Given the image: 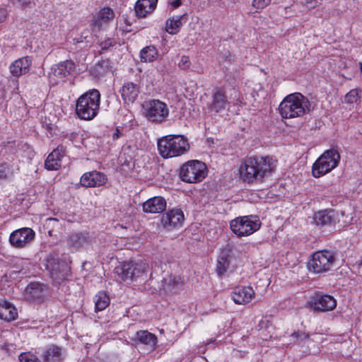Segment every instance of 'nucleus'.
I'll list each match as a JSON object with an SVG mask.
<instances>
[{
  "instance_id": "obj_10",
  "label": "nucleus",
  "mask_w": 362,
  "mask_h": 362,
  "mask_svg": "<svg viewBox=\"0 0 362 362\" xmlns=\"http://www.w3.org/2000/svg\"><path fill=\"white\" fill-rule=\"evenodd\" d=\"M334 255L327 250L315 252L308 262L310 271L320 274L329 271L334 262Z\"/></svg>"
},
{
  "instance_id": "obj_22",
  "label": "nucleus",
  "mask_w": 362,
  "mask_h": 362,
  "mask_svg": "<svg viewBox=\"0 0 362 362\" xmlns=\"http://www.w3.org/2000/svg\"><path fill=\"white\" fill-rule=\"evenodd\" d=\"M30 65L31 60L30 57L20 58L10 65V72L13 76L19 77L29 71Z\"/></svg>"
},
{
  "instance_id": "obj_6",
  "label": "nucleus",
  "mask_w": 362,
  "mask_h": 362,
  "mask_svg": "<svg viewBox=\"0 0 362 362\" xmlns=\"http://www.w3.org/2000/svg\"><path fill=\"white\" fill-rule=\"evenodd\" d=\"M340 160V155L335 149L325 151L313 163L312 173L315 177H320L335 168Z\"/></svg>"
},
{
  "instance_id": "obj_2",
  "label": "nucleus",
  "mask_w": 362,
  "mask_h": 362,
  "mask_svg": "<svg viewBox=\"0 0 362 362\" xmlns=\"http://www.w3.org/2000/svg\"><path fill=\"white\" fill-rule=\"evenodd\" d=\"M157 149L164 159L180 156L189 149L188 139L180 134H168L157 140Z\"/></svg>"
},
{
  "instance_id": "obj_16",
  "label": "nucleus",
  "mask_w": 362,
  "mask_h": 362,
  "mask_svg": "<svg viewBox=\"0 0 362 362\" xmlns=\"http://www.w3.org/2000/svg\"><path fill=\"white\" fill-rule=\"evenodd\" d=\"M107 177L105 174L93 170L84 173L81 177V184L86 187H100L106 183Z\"/></svg>"
},
{
  "instance_id": "obj_8",
  "label": "nucleus",
  "mask_w": 362,
  "mask_h": 362,
  "mask_svg": "<svg viewBox=\"0 0 362 362\" xmlns=\"http://www.w3.org/2000/svg\"><path fill=\"white\" fill-rule=\"evenodd\" d=\"M143 107L145 110V117L152 123L163 124L169 116L167 105L159 100L146 101Z\"/></svg>"
},
{
  "instance_id": "obj_38",
  "label": "nucleus",
  "mask_w": 362,
  "mask_h": 362,
  "mask_svg": "<svg viewBox=\"0 0 362 362\" xmlns=\"http://www.w3.org/2000/svg\"><path fill=\"white\" fill-rule=\"evenodd\" d=\"M190 65L191 62L189 61V57L186 55L182 56L178 63V66L182 70H186L190 67Z\"/></svg>"
},
{
  "instance_id": "obj_28",
  "label": "nucleus",
  "mask_w": 362,
  "mask_h": 362,
  "mask_svg": "<svg viewBox=\"0 0 362 362\" xmlns=\"http://www.w3.org/2000/svg\"><path fill=\"white\" fill-rule=\"evenodd\" d=\"M139 87L132 82L124 83L122 89V97L125 101L134 102L139 94Z\"/></svg>"
},
{
  "instance_id": "obj_29",
  "label": "nucleus",
  "mask_w": 362,
  "mask_h": 362,
  "mask_svg": "<svg viewBox=\"0 0 362 362\" xmlns=\"http://www.w3.org/2000/svg\"><path fill=\"white\" fill-rule=\"evenodd\" d=\"M145 1H136L134 5V13L136 17L138 18H145L147 14L153 12L156 8V5L158 1H148L149 3L148 7L147 8L148 5L144 4Z\"/></svg>"
},
{
  "instance_id": "obj_33",
  "label": "nucleus",
  "mask_w": 362,
  "mask_h": 362,
  "mask_svg": "<svg viewBox=\"0 0 362 362\" xmlns=\"http://www.w3.org/2000/svg\"><path fill=\"white\" fill-rule=\"evenodd\" d=\"M158 51L155 46L149 45L144 47L140 52L142 62H152L157 58Z\"/></svg>"
},
{
  "instance_id": "obj_21",
  "label": "nucleus",
  "mask_w": 362,
  "mask_h": 362,
  "mask_svg": "<svg viewBox=\"0 0 362 362\" xmlns=\"http://www.w3.org/2000/svg\"><path fill=\"white\" fill-rule=\"evenodd\" d=\"M92 242V236L88 231H78L70 234L67 243L69 245L76 249H79L85 245Z\"/></svg>"
},
{
  "instance_id": "obj_15",
  "label": "nucleus",
  "mask_w": 362,
  "mask_h": 362,
  "mask_svg": "<svg viewBox=\"0 0 362 362\" xmlns=\"http://www.w3.org/2000/svg\"><path fill=\"white\" fill-rule=\"evenodd\" d=\"M336 300L329 295L317 294L310 303V306L315 310L325 312L336 308Z\"/></svg>"
},
{
  "instance_id": "obj_48",
  "label": "nucleus",
  "mask_w": 362,
  "mask_h": 362,
  "mask_svg": "<svg viewBox=\"0 0 362 362\" xmlns=\"http://www.w3.org/2000/svg\"><path fill=\"white\" fill-rule=\"evenodd\" d=\"M132 31H133V30H132V29H127V32H132Z\"/></svg>"
},
{
  "instance_id": "obj_18",
  "label": "nucleus",
  "mask_w": 362,
  "mask_h": 362,
  "mask_svg": "<svg viewBox=\"0 0 362 362\" xmlns=\"http://www.w3.org/2000/svg\"><path fill=\"white\" fill-rule=\"evenodd\" d=\"M229 104L225 92L217 88L212 95V101L209 105V109L211 112L220 113L226 110Z\"/></svg>"
},
{
  "instance_id": "obj_27",
  "label": "nucleus",
  "mask_w": 362,
  "mask_h": 362,
  "mask_svg": "<svg viewBox=\"0 0 362 362\" xmlns=\"http://www.w3.org/2000/svg\"><path fill=\"white\" fill-rule=\"evenodd\" d=\"M17 316V309L13 304L0 300V319L10 322L16 320Z\"/></svg>"
},
{
  "instance_id": "obj_9",
  "label": "nucleus",
  "mask_w": 362,
  "mask_h": 362,
  "mask_svg": "<svg viewBox=\"0 0 362 362\" xmlns=\"http://www.w3.org/2000/svg\"><path fill=\"white\" fill-rule=\"evenodd\" d=\"M261 223L257 216H240L230 222L232 231L238 237L247 236L260 228Z\"/></svg>"
},
{
  "instance_id": "obj_41",
  "label": "nucleus",
  "mask_w": 362,
  "mask_h": 362,
  "mask_svg": "<svg viewBox=\"0 0 362 362\" xmlns=\"http://www.w3.org/2000/svg\"><path fill=\"white\" fill-rule=\"evenodd\" d=\"M122 17L124 18L125 24L127 26H132L133 25V23L135 21V19H132V21H131L127 16L125 17L124 15L122 16Z\"/></svg>"
},
{
  "instance_id": "obj_14",
  "label": "nucleus",
  "mask_w": 362,
  "mask_h": 362,
  "mask_svg": "<svg viewBox=\"0 0 362 362\" xmlns=\"http://www.w3.org/2000/svg\"><path fill=\"white\" fill-rule=\"evenodd\" d=\"M184 220L185 216L182 211L180 209H173L163 214L161 223L165 229L171 230L181 226Z\"/></svg>"
},
{
  "instance_id": "obj_37",
  "label": "nucleus",
  "mask_w": 362,
  "mask_h": 362,
  "mask_svg": "<svg viewBox=\"0 0 362 362\" xmlns=\"http://www.w3.org/2000/svg\"><path fill=\"white\" fill-rule=\"evenodd\" d=\"M291 337L298 344L303 342L309 339V334L301 332H294L291 334Z\"/></svg>"
},
{
  "instance_id": "obj_40",
  "label": "nucleus",
  "mask_w": 362,
  "mask_h": 362,
  "mask_svg": "<svg viewBox=\"0 0 362 362\" xmlns=\"http://www.w3.org/2000/svg\"><path fill=\"white\" fill-rule=\"evenodd\" d=\"M252 6L256 9H261L267 6L268 3L267 1H252Z\"/></svg>"
},
{
  "instance_id": "obj_5",
  "label": "nucleus",
  "mask_w": 362,
  "mask_h": 362,
  "mask_svg": "<svg viewBox=\"0 0 362 362\" xmlns=\"http://www.w3.org/2000/svg\"><path fill=\"white\" fill-rule=\"evenodd\" d=\"M147 265L140 262H124L115 267V272L119 279L127 284H130L139 279H144L147 274Z\"/></svg>"
},
{
  "instance_id": "obj_26",
  "label": "nucleus",
  "mask_w": 362,
  "mask_h": 362,
  "mask_svg": "<svg viewBox=\"0 0 362 362\" xmlns=\"http://www.w3.org/2000/svg\"><path fill=\"white\" fill-rule=\"evenodd\" d=\"M41 357L43 362H62V348L54 344L50 345L45 349Z\"/></svg>"
},
{
  "instance_id": "obj_39",
  "label": "nucleus",
  "mask_w": 362,
  "mask_h": 362,
  "mask_svg": "<svg viewBox=\"0 0 362 362\" xmlns=\"http://www.w3.org/2000/svg\"><path fill=\"white\" fill-rule=\"evenodd\" d=\"M358 92L356 90H351L345 95V101L348 103H353L357 101Z\"/></svg>"
},
{
  "instance_id": "obj_46",
  "label": "nucleus",
  "mask_w": 362,
  "mask_h": 362,
  "mask_svg": "<svg viewBox=\"0 0 362 362\" xmlns=\"http://www.w3.org/2000/svg\"><path fill=\"white\" fill-rule=\"evenodd\" d=\"M6 18V12L4 10H0V23Z\"/></svg>"
},
{
  "instance_id": "obj_17",
  "label": "nucleus",
  "mask_w": 362,
  "mask_h": 362,
  "mask_svg": "<svg viewBox=\"0 0 362 362\" xmlns=\"http://www.w3.org/2000/svg\"><path fill=\"white\" fill-rule=\"evenodd\" d=\"M230 296L235 304L243 305L252 300L255 291L251 286H238L231 292Z\"/></svg>"
},
{
  "instance_id": "obj_7",
  "label": "nucleus",
  "mask_w": 362,
  "mask_h": 362,
  "mask_svg": "<svg viewBox=\"0 0 362 362\" xmlns=\"http://www.w3.org/2000/svg\"><path fill=\"white\" fill-rule=\"evenodd\" d=\"M207 168L204 163L192 160L182 165L180 170V179L188 183H195L203 180L206 175Z\"/></svg>"
},
{
  "instance_id": "obj_42",
  "label": "nucleus",
  "mask_w": 362,
  "mask_h": 362,
  "mask_svg": "<svg viewBox=\"0 0 362 362\" xmlns=\"http://www.w3.org/2000/svg\"><path fill=\"white\" fill-rule=\"evenodd\" d=\"M97 66H102V67H105V68H107L109 66V61L107 60V61H101V62H99L97 64H96Z\"/></svg>"
},
{
  "instance_id": "obj_36",
  "label": "nucleus",
  "mask_w": 362,
  "mask_h": 362,
  "mask_svg": "<svg viewBox=\"0 0 362 362\" xmlns=\"http://www.w3.org/2000/svg\"><path fill=\"white\" fill-rule=\"evenodd\" d=\"M116 45V42L114 39L108 38L106 40L101 42L99 45L100 47V50L99 51V54H102L104 51L108 50L110 47L115 46Z\"/></svg>"
},
{
  "instance_id": "obj_1",
  "label": "nucleus",
  "mask_w": 362,
  "mask_h": 362,
  "mask_svg": "<svg viewBox=\"0 0 362 362\" xmlns=\"http://www.w3.org/2000/svg\"><path fill=\"white\" fill-rule=\"evenodd\" d=\"M276 161L270 156H250L241 160L240 177L248 184L262 182L276 168Z\"/></svg>"
},
{
  "instance_id": "obj_47",
  "label": "nucleus",
  "mask_w": 362,
  "mask_h": 362,
  "mask_svg": "<svg viewBox=\"0 0 362 362\" xmlns=\"http://www.w3.org/2000/svg\"><path fill=\"white\" fill-rule=\"evenodd\" d=\"M358 65H359L360 71L362 73V61L361 62H359Z\"/></svg>"
},
{
  "instance_id": "obj_3",
  "label": "nucleus",
  "mask_w": 362,
  "mask_h": 362,
  "mask_svg": "<svg viewBox=\"0 0 362 362\" xmlns=\"http://www.w3.org/2000/svg\"><path fill=\"white\" fill-rule=\"evenodd\" d=\"M310 102L300 93L286 96L279 106L281 116L285 119L302 117L310 112Z\"/></svg>"
},
{
  "instance_id": "obj_35",
  "label": "nucleus",
  "mask_w": 362,
  "mask_h": 362,
  "mask_svg": "<svg viewBox=\"0 0 362 362\" xmlns=\"http://www.w3.org/2000/svg\"><path fill=\"white\" fill-rule=\"evenodd\" d=\"M21 362H42L35 355L29 352L22 353L19 356Z\"/></svg>"
},
{
  "instance_id": "obj_11",
  "label": "nucleus",
  "mask_w": 362,
  "mask_h": 362,
  "mask_svg": "<svg viewBox=\"0 0 362 362\" xmlns=\"http://www.w3.org/2000/svg\"><path fill=\"white\" fill-rule=\"evenodd\" d=\"M45 267L52 279L57 283L65 280L69 274V268L64 262H60L55 255L50 254L46 259Z\"/></svg>"
},
{
  "instance_id": "obj_30",
  "label": "nucleus",
  "mask_w": 362,
  "mask_h": 362,
  "mask_svg": "<svg viewBox=\"0 0 362 362\" xmlns=\"http://www.w3.org/2000/svg\"><path fill=\"white\" fill-rule=\"evenodd\" d=\"M186 16L187 13H184L181 16H174L169 18L165 23V30L170 35L177 33L183 24L182 20Z\"/></svg>"
},
{
  "instance_id": "obj_19",
  "label": "nucleus",
  "mask_w": 362,
  "mask_h": 362,
  "mask_svg": "<svg viewBox=\"0 0 362 362\" xmlns=\"http://www.w3.org/2000/svg\"><path fill=\"white\" fill-rule=\"evenodd\" d=\"M166 209V201L163 197L157 196L148 199L143 204L145 213H161Z\"/></svg>"
},
{
  "instance_id": "obj_13",
  "label": "nucleus",
  "mask_w": 362,
  "mask_h": 362,
  "mask_svg": "<svg viewBox=\"0 0 362 362\" xmlns=\"http://www.w3.org/2000/svg\"><path fill=\"white\" fill-rule=\"evenodd\" d=\"M35 233L30 228H22L12 232L9 237V242L12 246L21 248L31 243L35 238Z\"/></svg>"
},
{
  "instance_id": "obj_4",
  "label": "nucleus",
  "mask_w": 362,
  "mask_h": 362,
  "mask_svg": "<svg viewBox=\"0 0 362 362\" xmlns=\"http://www.w3.org/2000/svg\"><path fill=\"white\" fill-rule=\"evenodd\" d=\"M100 104V93L93 88L82 94L76 103V114L84 120L93 119L98 113Z\"/></svg>"
},
{
  "instance_id": "obj_23",
  "label": "nucleus",
  "mask_w": 362,
  "mask_h": 362,
  "mask_svg": "<svg viewBox=\"0 0 362 362\" xmlns=\"http://www.w3.org/2000/svg\"><path fill=\"white\" fill-rule=\"evenodd\" d=\"M314 222L319 227L331 226L335 223L334 211L333 210H322L315 214Z\"/></svg>"
},
{
  "instance_id": "obj_31",
  "label": "nucleus",
  "mask_w": 362,
  "mask_h": 362,
  "mask_svg": "<svg viewBox=\"0 0 362 362\" xmlns=\"http://www.w3.org/2000/svg\"><path fill=\"white\" fill-rule=\"evenodd\" d=\"M115 18V13L109 7L102 8L98 13L97 18L95 20L94 24L98 27H101L103 23H107L112 21Z\"/></svg>"
},
{
  "instance_id": "obj_43",
  "label": "nucleus",
  "mask_w": 362,
  "mask_h": 362,
  "mask_svg": "<svg viewBox=\"0 0 362 362\" xmlns=\"http://www.w3.org/2000/svg\"><path fill=\"white\" fill-rule=\"evenodd\" d=\"M6 174L5 172V168L4 166H0V179L6 178Z\"/></svg>"
},
{
  "instance_id": "obj_20",
  "label": "nucleus",
  "mask_w": 362,
  "mask_h": 362,
  "mask_svg": "<svg viewBox=\"0 0 362 362\" xmlns=\"http://www.w3.org/2000/svg\"><path fill=\"white\" fill-rule=\"evenodd\" d=\"M75 68V63L72 60H65L52 66L51 72L57 78H63L72 74Z\"/></svg>"
},
{
  "instance_id": "obj_32",
  "label": "nucleus",
  "mask_w": 362,
  "mask_h": 362,
  "mask_svg": "<svg viewBox=\"0 0 362 362\" xmlns=\"http://www.w3.org/2000/svg\"><path fill=\"white\" fill-rule=\"evenodd\" d=\"M136 339L146 345L154 347L157 342V337L155 334L149 332L147 330H140L136 333Z\"/></svg>"
},
{
  "instance_id": "obj_45",
  "label": "nucleus",
  "mask_w": 362,
  "mask_h": 362,
  "mask_svg": "<svg viewBox=\"0 0 362 362\" xmlns=\"http://www.w3.org/2000/svg\"><path fill=\"white\" fill-rule=\"evenodd\" d=\"M121 133L118 129H116V132L112 134V139L116 140L119 138Z\"/></svg>"
},
{
  "instance_id": "obj_24",
  "label": "nucleus",
  "mask_w": 362,
  "mask_h": 362,
  "mask_svg": "<svg viewBox=\"0 0 362 362\" xmlns=\"http://www.w3.org/2000/svg\"><path fill=\"white\" fill-rule=\"evenodd\" d=\"M230 250L228 248L223 249L217 259L216 271L218 276H223L229 268L230 264Z\"/></svg>"
},
{
  "instance_id": "obj_12",
  "label": "nucleus",
  "mask_w": 362,
  "mask_h": 362,
  "mask_svg": "<svg viewBox=\"0 0 362 362\" xmlns=\"http://www.w3.org/2000/svg\"><path fill=\"white\" fill-rule=\"evenodd\" d=\"M47 294V285L39 281L30 282L24 291L25 298L30 302L42 303Z\"/></svg>"
},
{
  "instance_id": "obj_44",
  "label": "nucleus",
  "mask_w": 362,
  "mask_h": 362,
  "mask_svg": "<svg viewBox=\"0 0 362 362\" xmlns=\"http://www.w3.org/2000/svg\"><path fill=\"white\" fill-rule=\"evenodd\" d=\"M182 5V1H172L171 6L173 8H177Z\"/></svg>"
},
{
  "instance_id": "obj_34",
  "label": "nucleus",
  "mask_w": 362,
  "mask_h": 362,
  "mask_svg": "<svg viewBox=\"0 0 362 362\" xmlns=\"http://www.w3.org/2000/svg\"><path fill=\"white\" fill-rule=\"evenodd\" d=\"M110 304V298L106 293L100 291L95 296V311L105 310Z\"/></svg>"
},
{
  "instance_id": "obj_25",
  "label": "nucleus",
  "mask_w": 362,
  "mask_h": 362,
  "mask_svg": "<svg viewBox=\"0 0 362 362\" xmlns=\"http://www.w3.org/2000/svg\"><path fill=\"white\" fill-rule=\"evenodd\" d=\"M63 146H58L47 156L45 162V168L49 170H57L60 167V158L64 156Z\"/></svg>"
}]
</instances>
